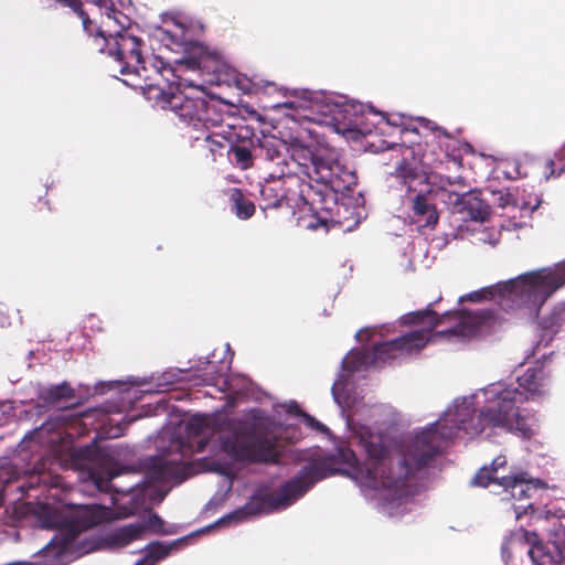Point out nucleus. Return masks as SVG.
Wrapping results in <instances>:
<instances>
[{"mask_svg": "<svg viewBox=\"0 0 565 565\" xmlns=\"http://www.w3.org/2000/svg\"><path fill=\"white\" fill-rule=\"evenodd\" d=\"M545 372L542 366L527 369L518 376V387L492 385L486 391L487 404L476 418L466 420L468 408L447 413L429 427L416 434L402 456L394 460L380 436L369 427H361L354 443L366 455L363 463L349 448H339L342 461L352 467L364 483L372 489L394 490L398 497L407 494V482L440 452L444 441L457 436L459 430L481 434L486 428H500L530 439L534 431L520 412L519 404L543 393Z\"/></svg>", "mask_w": 565, "mask_h": 565, "instance_id": "nucleus-1", "label": "nucleus"}, {"mask_svg": "<svg viewBox=\"0 0 565 565\" xmlns=\"http://www.w3.org/2000/svg\"><path fill=\"white\" fill-rule=\"evenodd\" d=\"M355 173L342 162L335 147L320 140V227L348 233L361 221L362 206L350 194Z\"/></svg>", "mask_w": 565, "mask_h": 565, "instance_id": "nucleus-2", "label": "nucleus"}, {"mask_svg": "<svg viewBox=\"0 0 565 565\" xmlns=\"http://www.w3.org/2000/svg\"><path fill=\"white\" fill-rule=\"evenodd\" d=\"M274 424L260 408L230 423V433L222 437L221 448L238 462L268 463L279 458Z\"/></svg>", "mask_w": 565, "mask_h": 565, "instance_id": "nucleus-3", "label": "nucleus"}, {"mask_svg": "<svg viewBox=\"0 0 565 565\" xmlns=\"http://www.w3.org/2000/svg\"><path fill=\"white\" fill-rule=\"evenodd\" d=\"M152 83L146 98L163 109L172 110L188 125H201L209 129L221 124L222 115L201 86L184 85L175 73L174 77L166 73L162 79Z\"/></svg>", "mask_w": 565, "mask_h": 565, "instance_id": "nucleus-4", "label": "nucleus"}, {"mask_svg": "<svg viewBox=\"0 0 565 565\" xmlns=\"http://www.w3.org/2000/svg\"><path fill=\"white\" fill-rule=\"evenodd\" d=\"M108 40L109 45L105 52L119 63L121 75H134L139 78L134 85L139 87L143 95L150 88L149 84L162 79L166 73L174 77V68L162 57L153 56L150 66L147 65L141 52L143 41L128 30H118L114 33L110 31Z\"/></svg>", "mask_w": 565, "mask_h": 565, "instance_id": "nucleus-5", "label": "nucleus"}, {"mask_svg": "<svg viewBox=\"0 0 565 565\" xmlns=\"http://www.w3.org/2000/svg\"><path fill=\"white\" fill-rule=\"evenodd\" d=\"M364 105L320 90V126L349 138L369 134L362 128Z\"/></svg>", "mask_w": 565, "mask_h": 565, "instance_id": "nucleus-6", "label": "nucleus"}, {"mask_svg": "<svg viewBox=\"0 0 565 565\" xmlns=\"http://www.w3.org/2000/svg\"><path fill=\"white\" fill-rule=\"evenodd\" d=\"M298 164L297 184L299 188L297 213L298 227L316 231L318 228V156L309 149H301L294 156Z\"/></svg>", "mask_w": 565, "mask_h": 565, "instance_id": "nucleus-7", "label": "nucleus"}, {"mask_svg": "<svg viewBox=\"0 0 565 565\" xmlns=\"http://www.w3.org/2000/svg\"><path fill=\"white\" fill-rule=\"evenodd\" d=\"M315 470L316 466L312 463L310 469H302L297 476L286 481L275 492L253 498L243 508L230 514L227 518L239 520L247 515L271 512L280 508H287L291 505L296 500H298L315 486Z\"/></svg>", "mask_w": 565, "mask_h": 565, "instance_id": "nucleus-8", "label": "nucleus"}, {"mask_svg": "<svg viewBox=\"0 0 565 565\" xmlns=\"http://www.w3.org/2000/svg\"><path fill=\"white\" fill-rule=\"evenodd\" d=\"M510 285L523 292L525 301L543 306L556 290L565 286V264L522 274Z\"/></svg>", "mask_w": 565, "mask_h": 565, "instance_id": "nucleus-9", "label": "nucleus"}, {"mask_svg": "<svg viewBox=\"0 0 565 565\" xmlns=\"http://www.w3.org/2000/svg\"><path fill=\"white\" fill-rule=\"evenodd\" d=\"M463 178H441L438 191L444 201L452 205L454 212L466 213L471 220L483 222L491 214L490 205L481 198L479 191L466 190Z\"/></svg>", "mask_w": 565, "mask_h": 565, "instance_id": "nucleus-10", "label": "nucleus"}, {"mask_svg": "<svg viewBox=\"0 0 565 565\" xmlns=\"http://www.w3.org/2000/svg\"><path fill=\"white\" fill-rule=\"evenodd\" d=\"M449 312L451 316L448 319H445V322L454 320L455 324L446 330L437 331V334L439 335L470 339L480 335L490 329L494 321V316L491 310H461Z\"/></svg>", "mask_w": 565, "mask_h": 565, "instance_id": "nucleus-11", "label": "nucleus"}, {"mask_svg": "<svg viewBox=\"0 0 565 565\" xmlns=\"http://www.w3.org/2000/svg\"><path fill=\"white\" fill-rule=\"evenodd\" d=\"M68 514H62L56 509L46 508L44 525L68 532L73 537L94 527L96 516L89 505H67Z\"/></svg>", "mask_w": 565, "mask_h": 565, "instance_id": "nucleus-12", "label": "nucleus"}, {"mask_svg": "<svg viewBox=\"0 0 565 565\" xmlns=\"http://www.w3.org/2000/svg\"><path fill=\"white\" fill-rule=\"evenodd\" d=\"M297 183L294 175H270L260 188V195L264 202V209H278L284 205L292 209V214L297 213L298 198L290 196V185Z\"/></svg>", "mask_w": 565, "mask_h": 565, "instance_id": "nucleus-13", "label": "nucleus"}, {"mask_svg": "<svg viewBox=\"0 0 565 565\" xmlns=\"http://www.w3.org/2000/svg\"><path fill=\"white\" fill-rule=\"evenodd\" d=\"M417 124L418 127H416L415 130L422 128L430 132L434 137L431 143L436 141L439 147H445V150L437 156H435L434 151L428 152L425 150L423 153V161L425 164L437 167L438 164L444 163L445 160H457V156L452 153L455 151L454 146L459 142L456 138H454L445 128L439 127L435 121L427 118H417Z\"/></svg>", "mask_w": 565, "mask_h": 565, "instance_id": "nucleus-14", "label": "nucleus"}, {"mask_svg": "<svg viewBox=\"0 0 565 565\" xmlns=\"http://www.w3.org/2000/svg\"><path fill=\"white\" fill-rule=\"evenodd\" d=\"M191 466L181 459L157 457L149 460L146 475L153 482L181 483L191 475Z\"/></svg>", "mask_w": 565, "mask_h": 565, "instance_id": "nucleus-15", "label": "nucleus"}, {"mask_svg": "<svg viewBox=\"0 0 565 565\" xmlns=\"http://www.w3.org/2000/svg\"><path fill=\"white\" fill-rule=\"evenodd\" d=\"M433 334L427 330H414L393 340L382 342L381 348L386 362L394 360L403 354L418 352L426 347Z\"/></svg>", "mask_w": 565, "mask_h": 565, "instance_id": "nucleus-16", "label": "nucleus"}, {"mask_svg": "<svg viewBox=\"0 0 565 565\" xmlns=\"http://www.w3.org/2000/svg\"><path fill=\"white\" fill-rule=\"evenodd\" d=\"M516 278H514V280ZM511 281H513V279H510L502 285L490 286L477 291H472L465 297H460L459 300L480 302L483 300L492 299L494 298L495 295H499L503 299H508L511 300L512 302H515L519 307L523 306L537 312L542 308V306H535L525 301V296H523V292L516 289L515 286L510 285Z\"/></svg>", "mask_w": 565, "mask_h": 565, "instance_id": "nucleus-17", "label": "nucleus"}, {"mask_svg": "<svg viewBox=\"0 0 565 565\" xmlns=\"http://www.w3.org/2000/svg\"><path fill=\"white\" fill-rule=\"evenodd\" d=\"M384 363H386V356H384L381 343H379L372 350L360 349L350 351L342 361V367L344 371L354 373Z\"/></svg>", "mask_w": 565, "mask_h": 565, "instance_id": "nucleus-18", "label": "nucleus"}, {"mask_svg": "<svg viewBox=\"0 0 565 565\" xmlns=\"http://www.w3.org/2000/svg\"><path fill=\"white\" fill-rule=\"evenodd\" d=\"M533 565H565V536L546 543V547L529 548Z\"/></svg>", "mask_w": 565, "mask_h": 565, "instance_id": "nucleus-19", "label": "nucleus"}, {"mask_svg": "<svg viewBox=\"0 0 565 565\" xmlns=\"http://www.w3.org/2000/svg\"><path fill=\"white\" fill-rule=\"evenodd\" d=\"M450 316V312H445L439 316L433 309V303H429L427 308L423 310H416L403 315L401 317V322L405 326H422L418 330H427V333L433 334L437 327L445 323V319H448Z\"/></svg>", "mask_w": 565, "mask_h": 565, "instance_id": "nucleus-20", "label": "nucleus"}, {"mask_svg": "<svg viewBox=\"0 0 565 565\" xmlns=\"http://www.w3.org/2000/svg\"><path fill=\"white\" fill-rule=\"evenodd\" d=\"M525 546H529V548L546 547V544L542 542L536 532H531L523 527L514 530L505 537L501 546L504 563L507 565L510 563L513 550Z\"/></svg>", "mask_w": 565, "mask_h": 565, "instance_id": "nucleus-21", "label": "nucleus"}, {"mask_svg": "<svg viewBox=\"0 0 565 565\" xmlns=\"http://www.w3.org/2000/svg\"><path fill=\"white\" fill-rule=\"evenodd\" d=\"M428 193H417L412 200V213L416 223L423 226L435 227L439 215L434 203L428 199Z\"/></svg>", "mask_w": 565, "mask_h": 565, "instance_id": "nucleus-22", "label": "nucleus"}, {"mask_svg": "<svg viewBox=\"0 0 565 565\" xmlns=\"http://www.w3.org/2000/svg\"><path fill=\"white\" fill-rule=\"evenodd\" d=\"M77 18L82 22L83 31L92 39L96 49L105 53L106 47L109 45L108 34L110 30H105L103 25L98 24L86 9H84Z\"/></svg>", "mask_w": 565, "mask_h": 565, "instance_id": "nucleus-23", "label": "nucleus"}, {"mask_svg": "<svg viewBox=\"0 0 565 565\" xmlns=\"http://www.w3.org/2000/svg\"><path fill=\"white\" fill-rule=\"evenodd\" d=\"M146 531L141 522L130 523L114 530L108 535V542L115 546L124 547L134 541L140 540Z\"/></svg>", "mask_w": 565, "mask_h": 565, "instance_id": "nucleus-24", "label": "nucleus"}, {"mask_svg": "<svg viewBox=\"0 0 565 565\" xmlns=\"http://www.w3.org/2000/svg\"><path fill=\"white\" fill-rule=\"evenodd\" d=\"M61 486V477L57 475H52L43 469L36 471H32L26 481L17 487L21 492H28L31 489L43 488H58Z\"/></svg>", "mask_w": 565, "mask_h": 565, "instance_id": "nucleus-25", "label": "nucleus"}, {"mask_svg": "<svg viewBox=\"0 0 565 565\" xmlns=\"http://www.w3.org/2000/svg\"><path fill=\"white\" fill-rule=\"evenodd\" d=\"M227 194L232 204L231 210L238 218L248 220L254 215L255 204L241 189L232 188Z\"/></svg>", "mask_w": 565, "mask_h": 565, "instance_id": "nucleus-26", "label": "nucleus"}, {"mask_svg": "<svg viewBox=\"0 0 565 565\" xmlns=\"http://www.w3.org/2000/svg\"><path fill=\"white\" fill-rule=\"evenodd\" d=\"M499 486L503 487L511 498L515 500L530 498V492L533 490L530 482L525 479V473L501 477Z\"/></svg>", "mask_w": 565, "mask_h": 565, "instance_id": "nucleus-27", "label": "nucleus"}, {"mask_svg": "<svg viewBox=\"0 0 565 565\" xmlns=\"http://www.w3.org/2000/svg\"><path fill=\"white\" fill-rule=\"evenodd\" d=\"M183 540H175L171 543L152 542L148 545V552L143 558L135 565H156L157 562L166 558L173 550H177Z\"/></svg>", "mask_w": 565, "mask_h": 565, "instance_id": "nucleus-28", "label": "nucleus"}, {"mask_svg": "<svg viewBox=\"0 0 565 565\" xmlns=\"http://www.w3.org/2000/svg\"><path fill=\"white\" fill-rule=\"evenodd\" d=\"M257 147L252 140L239 145H231L227 151L231 161L242 170H247L254 164V157Z\"/></svg>", "mask_w": 565, "mask_h": 565, "instance_id": "nucleus-29", "label": "nucleus"}, {"mask_svg": "<svg viewBox=\"0 0 565 565\" xmlns=\"http://www.w3.org/2000/svg\"><path fill=\"white\" fill-rule=\"evenodd\" d=\"M75 397V391L67 383L53 385L41 393V398L47 405H53L60 401H70Z\"/></svg>", "mask_w": 565, "mask_h": 565, "instance_id": "nucleus-30", "label": "nucleus"}, {"mask_svg": "<svg viewBox=\"0 0 565 565\" xmlns=\"http://www.w3.org/2000/svg\"><path fill=\"white\" fill-rule=\"evenodd\" d=\"M565 322V303H558L553 307L548 316L543 317L540 321L541 328L551 337L558 332Z\"/></svg>", "mask_w": 565, "mask_h": 565, "instance_id": "nucleus-31", "label": "nucleus"}, {"mask_svg": "<svg viewBox=\"0 0 565 565\" xmlns=\"http://www.w3.org/2000/svg\"><path fill=\"white\" fill-rule=\"evenodd\" d=\"M77 456L96 465L106 463L110 459L107 449L98 446L95 441L78 448Z\"/></svg>", "mask_w": 565, "mask_h": 565, "instance_id": "nucleus-32", "label": "nucleus"}, {"mask_svg": "<svg viewBox=\"0 0 565 565\" xmlns=\"http://www.w3.org/2000/svg\"><path fill=\"white\" fill-rule=\"evenodd\" d=\"M99 9L105 10L107 20H114L120 28V30H127L126 26L129 24V18L119 11L113 0H94L93 1Z\"/></svg>", "mask_w": 565, "mask_h": 565, "instance_id": "nucleus-33", "label": "nucleus"}, {"mask_svg": "<svg viewBox=\"0 0 565 565\" xmlns=\"http://www.w3.org/2000/svg\"><path fill=\"white\" fill-rule=\"evenodd\" d=\"M395 175L402 181L403 184L407 185L408 191H412L411 182L420 179L417 168L406 161H402L396 167Z\"/></svg>", "mask_w": 565, "mask_h": 565, "instance_id": "nucleus-34", "label": "nucleus"}, {"mask_svg": "<svg viewBox=\"0 0 565 565\" xmlns=\"http://www.w3.org/2000/svg\"><path fill=\"white\" fill-rule=\"evenodd\" d=\"M18 481V472L12 465L0 467V494L13 482Z\"/></svg>", "mask_w": 565, "mask_h": 565, "instance_id": "nucleus-35", "label": "nucleus"}, {"mask_svg": "<svg viewBox=\"0 0 565 565\" xmlns=\"http://www.w3.org/2000/svg\"><path fill=\"white\" fill-rule=\"evenodd\" d=\"M500 479L497 478L493 473V471L484 466L482 467L475 476L473 483L479 487H488L490 483H498L499 484Z\"/></svg>", "mask_w": 565, "mask_h": 565, "instance_id": "nucleus-36", "label": "nucleus"}, {"mask_svg": "<svg viewBox=\"0 0 565 565\" xmlns=\"http://www.w3.org/2000/svg\"><path fill=\"white\" fill-rule=\"evenodd\" d=\"M207 427V422L205 417L194 416L191 418L186 426L185 431L188 437H199L203 434L204 429Z\"/></svg>", "mask_w": 565, "mask_h": 565, "instance_id": "nucleus-37", "label": "nucleus"}, {"mask_svg": "<svg viewBox=\"0 0 565 565\" xmlns=\"http://www.w3.org/2000/svg\"><path fill=\"white\" fill-rule=\"evenodd\" d=\"M204 141L206 143L207 149L212 152L213 157L216 154H222V150L226 146V139L222 136L209 134L205 136Z\"/></svg>", "mask_w": 565, "mask_h": 565, "instance_id": "nucleus-38", "label": "nucleus"}, {"mask_svg": "<svg viewBox=\"0 0 565 565\" xmlns=\"http://www.w3.org/2000/svg\"><path fill=\"white\" fill-rule=\"evenodd\" d=\"M287 413L295 416L303 417L309 427H311L312 429H318V419L303 413L296 402H291L287 405Z\"/></svg>", "mask_w": 565, "mask_h": 565, "instance_id": "nucleus-39", "label": "nucleus"}, {"mask_svg": "<svg viewBox=\"0 0 565 565\" xmlns=\"http://www.w3.org/2000/svg\"><path fill=\"white\" fill-rule=\"evenodd\" d=\"M146 526V530H151L154 533L158 534H166L167 532L163 530V520L157 514L151 513L145 523H142Z\"/></svg>", "mask_w": 565, "mask_h": 565, "instance_id": "nucleus-40", "label": "nucleus"}, {"mask_svg": "<svg viewBox=\"0 0 565 565\" xmlns=\"http://www.w3.org/2000/svg\"><path fill=\"white\" fill-rule=\"evenodd\" d=\"M166 33L171 39V42L178 46L186 47L191 43V41L186 39L183 30H181V34L172 31H167Z\"/></svg>", "mask_w": 565, "mask_h": 565, "instance_id": "nucleus-41", "label": "nucleus"}, {"mask_svg": "<svg viewBox=\"0 0 565 565\" xmlns=\"http://www.w3.org/2000/svg\"><path fill=\"white\" fill-rule=\"evenodd\" d=\"M565 171V164L556 172L555 170V161L553 159H548L544 163V175L546 179L552 177H559Z\"/></svg>", "mask_w": 565, "mask_h": 565, "instance_id": "nucleus-42", "label": "nucleus"}, {"mask_svg": "<svg viewBox=\"0 0 565 565\" xmlns=\"http://www.w3.org/2000/svg\"><path fill=\"white\" fill-rule=\"evenodd\" d=\"M203 61L204 57L202 55L200 56H190L184 58L183 61H180V64H183L189 70H201L203 68Z\"/></svg>", "mask_w": 565, "mask_h": 565, "instance_id": "nucleus-43", "label": "nucleus"}, {"mask_svg": "<svg viewBox=\"0 0 565 565\" xmlns=\"http://www.w3.org/2000/svg\"><path fill=\"white\" fill-rule=\"evenodd\" d=\"M507 465V459L504 456L495 457L490 463L489 468L495 473L499 468H502Z\"/></svg>", "mask_w": 565, "mask_h": 565, "instance_id": "nucleus-44", "label": "nucleus"}, {"mask_svg": "<svg viewBox=\"0 0 565 565\" xmlns=\"http://www.w3.org/2000/svg\"><path fill=\"white\" fill-rule=\"evenodd\" d=\"M206 445H207V440L206 439H200L198 441V444H196L195 449H191L190 452L191 454H193L194 451L195 452H201V451H203L205 449Z\"/></svg>", "mask_w": 565, "mask_h": 565, "instance_id": "nucleus-45", "label": "nucleus"}, {"mask_svg": "<svg viewBox=\"0 0 565 565\" xmlns=\"http://www.w3.org/2000/svg\"><path fill=\"white\" fill-rule=\"evenodd\" d=\"M510 199H511L510 194H507L505 196L500 195V198H499V206L504 207L505 205H508L509 202H510Z\"/></svg>", "mask_w": 565, "mask_h": 565, "instance_id": "nucleus-46", "label": "nucleus"}, {"mask_svg": "<svg viewBox=\"0 0 565 565\" xmlns=\"http://www.w3.org/2000/svg\"><path fill=\"white\" fill-rule=\"evenodd\" d=\"M39 204H40V210L50 211V204H49L47 200L40 198Z\"/></svg>", "mask_w": 565, "mask_h": 565, "instance_id": "nucleus-47", "label": "nucleus"}, {"mask_svg": "<svg viewBox=\"0 0 565 565\" xmlns=\"http://www.w3.org/2000/svg\"><path fill=\"white\" fill-rule=\"evenodd\" d=\"M7 316L4 315V305L0 302V324H3L7 321Z\"/></svg>", "mask_w": 565, "mask_h": 565, "instance_id": "nucleus-48", "label": "nucleus"}, {"mask_svg": "<svg viewBox=\"0 0 565 565\" xmlns=\"http://www.w3.org/2000/svg\"><path fill=\"white\" fill-rule=\"evenodd\" d=\"M319 476H320V479H323L324 477H327V473L323 470V462H322V458L321 457H320V472H319Z\"/></svg>", "mask_w": 565, "mask_h": 565, "instance_id": "nucleus-49", "label": "nucleus"}, {"mask_svg": "<svg viewBox=\"0 0 565 565\" xmlns=\"http://www.w3.org/2000/svg\"><path fill=\"white\" fill-rule=\"evenodd\" d=\"M320 433H324V434L329 433V428L326 425H323L322 423H320Z\"/></svg>", "mask_w": 565, "mask_h": 565, "instance_id": "nucleus-50", "label": "nucleus"}, {"mask_svg": "<svg viewBox=\"0 0 565 565\" xmlns=\"http://www.w3.org/2000/svg\"><path fill=\"white\" fill-rule=\"evenodd\" d=\"M179 449L182 451V452H185V445L183 443H180L179 444Z\"/></svg>", "mask_w": 565, "mask_h": 565, "instance_id": "nucleus-51", "label": "nucleus"}]
</instances>
